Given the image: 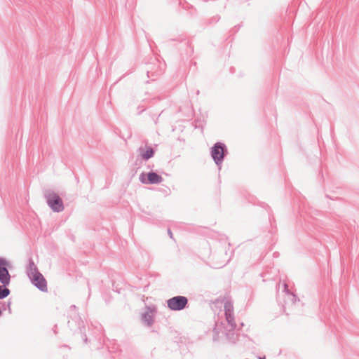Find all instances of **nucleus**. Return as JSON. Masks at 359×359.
<instances>
[{
  "mask_svg": "<svg viewBox=\"0 0 359 359\" xmlns=\"http://www.w3.org/2000/svg\"><path fill=\"white\" fill-rule=\"evenodd\" d=\"M43 196L48 205L55 212H62L65 209L63 201L60 196L52 190H46Z\"/></svg>",
  "mask_w": 359,
  "mask_h": 359,
  "instance_id": "2",
  "label": "nucleus"
},
{
  "mask_svg": "<svg viewBox=\"0 0 359 359\" xmlns=\"http://www.w3.org/2000/svg\"><path fill=\"white\" fill-rule=\"evenodd\" d=\"M259 359H265V358L264 357V358H259Z\"/></svg>",
  "mask_w": 359,
  "mask_h": 359,
  "instance_id": "20",
  "label": "nucleus"
},
{
  "mask_svg": "<svg viewBox=\"0 0 359 359\" xmlns=\"http://www.w3.org/2000/svg\"><path fill=\"white\" fill-rule=\"evenodd\" d=\"M0 283L4 286H8L11 283V275L7 266L0 268Z\"/></svg>",
  "mask_w": 359,
  "mask_h": 359,
  "instance_id": "8",
  "label": "nucleus"
},
{
  "mask_svg": "<svg viewBox=\"0 0 359 359\" xmlns=\"http://www.w3.org/2000/svg\"><path fill=\"white\" fill-rule=\"evenodd\" d=\"M37 272H39L36 266L35 265L34 261L32 259H29V265L27 269V273L29 278L32 276L36 274Z\"/></svg>",
  "mask_w": 359,
  "mask_h": 359,
  "instance_id": "9",
  "label": "nucleus"
},
{
  "mask_svg": "<svg viewBox=\"0 0 359 359\" xmlns=\"http://www.w3.org/2000/svg\"><path fill=\"white\" fill-rule=\"evenodd\" d=\"M140 181L144 184H156L163 182V177L155 172H142L140 175Z\"/></svg>",
  "mask_w": 359,
  "mask_h": 359,
  "instance_id": "5",
  "label": "nucleus"
},
{
  "mask_svg": "<svg viewBox=\"0 0 359 359\" xmlns=\"http://www.w3.org/2000/svg\"><path fill=\"white\" fill-rule=\"evenodd\" d=\"M168 234L170 235V238H172V233L170 229H168Z\"/></svg>",
  "mask_w": 359,
  "mask_h": 359,
  "instance_id": "17",
  "label": "nucleus"
},
{
  "mask_svg": "<svg viewBox=\"0 0 359 359\" xmlns=\"http://www.w3.org/2000/svg\"><path fill=\"white\" fill-rule=\"evenodd\" d=\"M138 152L143 160L147 161L154 156L155 150L151 147H147L146 149L144 147H140L138 149Z\"/></svg>",
  "mask_w": 359,
  "mask_h": 359,
  "instance_id": "7",
  "label": "nucleus"
},
{
  "mask_svg": "<svg viewBox=\"0 0 359 359\" xmlns=\"http://www.w3.org/2000/svg\"><path fill=\"white\" fill-rule=\"evenodd\" d=\"M284 291L287 294H289L292 296V302L293 303H295L297 301H299V299L297 298V297L294 294L289 292L287 283H284Z\"/></svg>",
  "mask_w": 359,
  "mask_h": 359,
  "instance_id": "14",
  "label": "nucleus"
},
{
  "mask_svg": "<svg viewBox=\"0 0 359 359\" xmlns=\"http://www.w3.org/2000/svg\"><path fill=\"white\" fill-rule=\"evenodd\" d=\"M162 73V71L161 70H159V71H153V69H147V76L149 78H152L153 80H154L155 79L154 78V76H158V75H160Z\"/></svg>",
  "mask_w": 359,
  "mask_h": 359,
  "instance_id": "13",
  "label": "nucleus"
},
{
  "mask_svg": "<svg viewBox=\"0 0 359 359\" xmlns=\"http://www.w3.org/2000/svg\"><path fill=\"white\" fill-rule=\"evenodd\" d=\"M72 307L73 309H75V308H76V306H75L74 305L72 306Z\"/></svg>",
  "mask_w": 359,
  "mask_h": 359,
  "instance_id": "19",
  "label": "nucleus"
},
{
  "mask_svg": "<svg viewBox=\"0 0 359 359\" xmlns=\"http://www.w3.org/2000/svg\"><path fill=\"white\" fill-rule=\"evenodd\" d=\"M83 340H84V341H85L86 343L87 342V340H88V339H87L86 336H85V338H84V339H83Z\"/></svg>",
  "mask_w": 359,
  "mask_h": 359,
  "instance_id": "18",
  "label": "nucleus"
},
{
  "mask_svg": "<svg viewBox=\"0 0 359 359\" xmlns=\"http://www.w3.org/2000/svg\"><path fill=\"white\" fill-rule=\"evenodd\" d=\"M224 307L228 327H224V330L222 333L224 334L226 339L230 343L234 344L238 339V334L235 332L236 324L233 313V306L231 301H226Z\"/></svg>",
  "mask_w": 359,
  "mask_h": 359,
  "instance_id": "1",
  "label": "nucleus"
},
{
  "mask_svg": "<svg viewBox=\"0 0 359 359\" xmlns=\"http://www.w3.org/2000/svg\"><path fill=\"white\" fill-rule=\"evenodd\" d=\"M29 278L32 280V283L39 290L42 292L47 291V282L43 276L40 272H37L36 274L32 276Z\"/></svg>",
  "mask_w": 359,
  "mask_h": 359,
  "instance_id": "6",
  "label": "nucleus"
},
{
  "mask_svg": "<svg viewBox=\"0 0 359 359\" xmlns=\"http://www.w3.org/2000/svg\"><path fill=\"white\" fill-rule=\"evenodd\" d=\"M142 320L149 327L151 326L154 323V316L151 311H147L142 315Z\"/></svg>",
  "mask_w": 359,
  "mask_h": 359,
  "instance_id": "10",
  "label": "nucleus"
},
{
  "mask_svg": "<svg viewBox=\"0 0 359 359\" xmlns=\"http://www.w3.org/2000/svg\"><path fill=\"white\" fill-rule=\"evenodd\" d=\"M10 263L5 258L0 257V268L9 266Z\"/></svg>",
  "mask_w": 359,
  "mask_h": 359,
  "instance_id": "15",
  "label": "nucleus"
},
{
  "mask_svg": "<svg viewBox=\"0 0 359 359\" xmlns=\"http://www.w3.org/2000/svg\"><path fill=\"white\" fill-rule=\"evenodd\" d=\"M10 293L11 291L7 286H4V285H0V299L7 297Z\"/></svg>",
  "mask_w": 359,
  "mask_h": 359,
  "instance_id": "12",
  "label": "nucleus"
},
{
  "mask_svg": "<svg viewBox=\"0 0 359 359\" xmlns=\"http://www.w3.org/2000/svg\"><path fill=\"white\" fill-rule=\"evenodd\" d=\"M222 328H223L222 323H221L220 324L216 323L215 327L213 330V340L214 341H217L220 338L219 330H222Z\"/></svg>",
  "mask_w": 359,
  "mask_h": 359,
  "instance_id": "11",
  "label": "nucleus"
},
{
  "mask_svg": "<svg viewBox=\"0 0 359 359\" xmlns=\"http://www.w3.org/2000/svg\"><path fill=\"white\" fill-rule=\"evenodd\" d=\"M228 150L224 143L216 142L211 148L210 155L215 163L220 168L224 157L227 155Z\"/></svg>",
  "mask_w": 359,
  "mask_h": 359,
  "instance_id": "3",
  "label": "nucleus"
},
{
  "mask_svg": "<svg viewBox=\"0 0 359 359\" xmlns=\"http://www.w3.org/2000/svg\"><path fill=\"white\" fill-rule=\"evenodd\" d=\"M11 304V302H9L8 303V306H7V308H8L9 313H11V307H10Z\"/></svg>",
  "mask_w": 359,
  "mask_h": 359,
  "instance_id": "16",
  "label": "nucleus"
},
{
  "mask_svg": "<svg viewBox=\"0 0 359 359\" xmlns=\"http://www.w3.org/2000/svg\"><path fill=\"white\" fill-rule=\"evenodd\" d=\"M167 306L171 311H182L188 306V299L184 296H175L167 300Z\"/></svg>",
  "mask_w": 359,
  "mask_h": 359,
  "instance_id": "4",
  "label": "nucleus"
}]
</instances>
